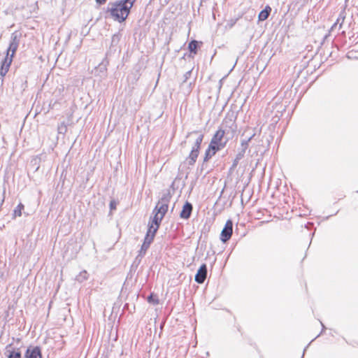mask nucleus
I'll return each instance as SVG.
<instances>
[{
    "instance_id": "nucleus-1",
    "label": "nucleus",
    "mask_w": 358,
    "mask_h": 358,
    "mask_svg": "<svg viewBox=\"0 0 358 358\" xmlns=\"http://www.w3.org/2000/svg\"><path fill=\"white\" fill-rule=\"evenodd\" d=\"M136 1L120 0L115 2H109L106 13L115 21L123 22L127 18Z\"/></svg>"
},
{
    "instance_id": "nucleus-2",
    "label": "nucleus",
    "mask_w": 358,
    "mask_h": 358,
    "mask_svg": "<svg viewBox=\"0 0 358 358\" xmlns=\"http://www.w3.org/2000/svg\"><path fill=\"white\" fill-rule=\"evenodd\" d=\"M192 135H196V138L189 156L186 158V162L189 166H193L196 163L204 137V135L201 131H193L187 134V138Z\"/></svg>"
},
{
    "instance_id": "nucleus-3",
    "label": "nucleus",
    "mask_w": 358,
    "mask_h": 358,
    "mask_svg": "<svg viewBox=\"0 0 358 358\" xmlns=\"http://www.w3.org/2000/svg\"><path fill=\"white\" fill-rule=\"evenodd\" d=\"M228 141V138L225 137L224 130L220 128L213 136L210 144L215 145L217 148H219V150H221L226 146Z\"/></svg>"
},
{
    "instance_id": "nucleus-4",
    "label": "nucleus",
    "mask_w": 358,
    "mask_h": 358,
    "mask_svg": "<svg viewBox=\"0 0 358 358\" xmlns=\"http://www.w3.org/2000/svg\"><path fill=\"white\" fill-rule=\"evenodd\" d=\"M21 36L22 34L18 31H14L12 33L10 36V43L8 49L6 50V52H8V54L12 55L13 56L15 55L19 47Z\"/></svg>"
},
{
    "instance_id": "nucleus-5",
    "label": "nucleus",
    "mask_w": 358,
    "mask_h": 358,
    "mask_svg": "<svg viewBox=\"0 0 358 358\" xmlns=\"http://www.w3.org/2000/svg\"><path fill=\"white\" fill-rule=\"evenodd\" d=\"M233 233V222L231 220H228L224 228L222 229L220 234V240L223 243L227 242L231 237Z\"/></svg>"
},
{
    "instance_id": "nucleus-6",
    "label": "nucleus",
    "mask_w": 358,
    "mask_h": 358,
    "mask_svg": "<svg viewBox=\"0 0 358 358\" xmlns=\"http://www.w3.org/2000/svg\"><path fill=\"white\" fill-rule=\"evenodd\" d=\"M14 56L6 52V56L1 61L0 66V76L3 78L8 72L10 66L12 64Z\"/></svg>"
},
{
    "instance_id": "nucleus-7",
    "label": "nucleus",
    "mask_w": 358,
    "mask_h": 358,
    "mask_svg": "<svg viewBox=\"0 0 358 358\" xmlns=\"http://www.w3.org/2000/svg\"><path fill=\"white\" fill-rule=\"evenodd\" d=\"M169 206H163L157 204L153 210V213L155 215L153 218H155V222H161L166 212L168 211Z\"/></svg>"
},
{
    "instance_id": "nucleus-8",
    "label": "nucleus",
    "mask_w": 358,
    "mask_h": 358,
    "mask_svg": "<svg viewBox=\"0 0 358 358\" xmlns=\"http://www.w3.org/2000/svg\"><path fill=\"white\" fill-rule=\"evenodd\" d=\"M24 358H42L41 348L29 345L24 352Z\"/></svg>"
},
{
    "instance_id": "nucleus-9",
    "label": "nucleus",
    "mask_w": 358,
    "mask_h": 358,
    "mask_svg": "<svg viewBox=\"0 0 358 358\" xmlns=\"http://www.w3.org/2000/svg\"><path fill=\"white\" fill-rule=\"evenodd\" d=\"M5 355L7 358H22L20 349L14 348L12 343L6 345Z\"/></svg>"
},
{
    "instance_id": "nucleus-10",
    "label": "nucleus",
    "mask_w": 358,
    "mask_h": 358,
    "mask_svg": "<svg viewBox=\"0 0 358 358\" xmlns=\"http://www.w3.org/2000/svg\"><path fill=\"white\" fill-rule=\"evenodd\" d=\"M207 277V266L205 264H203L198 269L194 280L199 284H202L204 282L206 278Z\"/></svg>"
},
{
    "instance_id": "nucleus-11",
    "label": "nucleus",
    "mask_w": 358,
    "mask_h": 358,
    "mask_svg": "<svg viewBox=\"0 0 358 358\" xmlns=\"http://www.w3.org/2000/svg\"><path fill=\"white\" fill-rule=\"evenodd\" d=\"M193 206L192 203L188 201H186L182 207V210L180 213V216L183 219H189L191 216L192 212Z\"/></svg>"
},
{
    "instance_id": "nucleus-12",
    "label": "nucleus",
    "mask_w": 358,
    "mask_h": 358,
    "mask_svg": "<svg viewBox=\"0 0 358 358\" xmlns=\"http://www.w3.org/2000/svg\"><path fill=\"white\" fill-rule=\"evenodd\" d=\"M219 148H217L215 145H211L209 144L208 148L205 152V156L203 158V162H207L210 159L213 157L217 152L220 151Z\"/></svg>"
},
{
    "instance_id": "nucleus-13",
    "label": "nucleus",
    "mask_w": 358,
    "mask_h": 358,
    "mask_svg": "<svg viewBox=\"0 0 358 358\" xmlns=\"http://www.w3.org/2000/svg\"><path fill=\"white\" fill-rule=\"evenodd\" d=\"M161 222H155V218L152 219V223H149L148 229L146 234L150 235V236L154 237L159 227Z\"/></svg>"
},
{
    "instance_id": "nucleus-14",
    "label": "nucleus",
    "mask_w": 358,
    "mask_h": 358,
    "mask_svg": "<svg viewBox=\"0 0 358 358\" xmlns=\"http://www.w3.org/2000/svg\"><path fill=\"white\" fill-rule=\"evenodd\" d=\"M171 199V194L169 191H166L163 192L160 199L157 202V204L163 205V206H169V203Z\"/></svg>"
},
{
    "instance_id": "nucleus-15",
    "label": "nucleus",
    "mask_w": 358,
    "mask_h": 358,
    "mask_svg": "<svg viewBox=\"0 0 358 358\" xmlns=\"http://www.w3.org/2000/svg\"><path fill=\"white\" fill-rule=\"evenodd\" d=\"M271 12V8L269 6H266L264 10H262L259 14V16H258V18H259V21H264L266 20L270 13Z\"/></svg>"
},
{
    "instance_id": "nucleus-16",
    "label": "nucleus",
    "mask_w": 358,
    "mask_h": 358,
    "mask_svg": "<svg viewBox=\"0 0 358 358\" xmlns=\"http://www.w3.org/2000/svg\"><path fill=\"white\" fill-rule=\"evenodd\" d=\"M255 136V134H252L250 137L246 139H243L241 141V147L238 149L242 150L244 152H246L249 147V143L252 141V139Z\"/></svg>"
},
{
    "instance_id": "nucleus-17",
    "label": "nucleus",
    "mask_w": 358,
    "mask_h": 358,
    "mask_svg": "<svg viewBox=\"0 0 358 358\" xmlns=\"http://www.w3.org/2000/svg\"><path fill=\"white\" fill-rule=\"evenodd\" d=\"M149 248L150 245L143 243L141 248L138 252V255L136 258V261L138 260L139 262H141V259L145 256Z\"/></svg>"
},
{
    "instance_id": "nucleus-18",
    "label": "nucleus",
    "mask_w": 358,
    "mask_h": 358,
    "mask_svg": "<svg viewBox=\"0 0 358 358\" xmlns=\"http://www.w3.org/2000/svg\"><path fill=\"white\" fill-rule=\"evenodd\" d=\"M199 43L195 40H192V41L189 42L188 45V49L190 53H193L194 55H196L197 53Z\"/></svg>"
},
{
    "instance_id": "nucleus-19",
    "label": "nucleus",
    "mask_w": 358,
    "mask_h": 358,
    "mask_svg": "<svg viewBox=\"0 0 358 358\" xmlns=\"http://www.w3.org/2000/svg\"><path fill=\"white\" fill-rule=\"evenodd\" d=\"M345 18V11H342L340 13L338 17L337 18L336 22L333 24L331 29L335 28L338 24H339V28H341L342 27V24L344 22Z\"/></svg>"
},
{
    "instance_id": "nucleus-20",
    "label": "nucleus",
    "mask_w": 358,
    "mask_h": 358,
    "mask_svg": "<svg viewBox=\"0 0 358 358\" xmlns=\"http://www.w3.org/2000/svg\"><path fill=\"white\" fill-rule=\"evenodd\" d=\"M24 205L22 203H20L13 211V217L15 218L16 217H20L22 215V210L24 209Z\"/></svg>"
},
{
    "instance_id": "nucleus-21",
    "label": "nucleus",
    "mask_w": 358,
    "mask_h": 358,
    "mask_svg": "<svg viewBox=\"0 0 358 358\" xmlns=\"http://www.w3.org/2000/svg\"><path fill=\"white\" fill-rule=\"evenodd\" d=\"M88 276L89 275L87 272L86 271H83L76 276V280L80 282H82L84 280H87Z\"/></svg>"
},
{
    "instance_id": "nucleus-22",
    "label": "nucleus",
    "mask_w": 358,
    "mask_h": 358,
    "mask_svg": "<svg viewBox=\"0 0 358 358\" xmlns=\"http://www.w3.org/2000/svg\"><path fill=\"white\" fill-rule=\"evenodd\" d=\"M57 131L59 134H65L67 131V124L62 122L57 127Z\"/></svg>"
},
{
    "instance_id": "nucleus-23",
    "label": "nucleus",
    "mask_w": 358,
    "mask_h": 358,
    "mask_svg": "<svg viewBox=\"0 0 358 358\" xmlns=\"http://www.w3.org/2000/svg\"><path fill=\"white\" fill-rule=\"evenodd\" d=\"M148 301L150 302V303H152L153 304H158L159 303V299L153 296L152 294H151L148 297Z\"/></svg>"
},
{
    "instance_id": "nucleus-24",
    "label": "nucleus",
    "mask_w": 358,
    "mask_h": 358,
    "mask_svg": "<svg viewBox=\"0 0 358 358\" xmlns=\"http://www.w3.org/2000/svg\"><path fill=\"white\" fill-rule=\"evenodd\" d=\"M154 240V237L150 236L149 234H146L144 238L143 243L150 245Z\"/></svg>"
},
{
    "instance_id": "nucleus-25",
    "label": "nucleus",
    "mask_w": 358,
    "mask_h": 358,
    "mask_svg": "<svg viewBox=\"0 0 358 358\" xmlns=\"http://www.w3.org/2000/svg\"><path fill=\"white\" fill-rule=\"evenodd\" d=\"M192 69L191 70H189L188 71H187L184 76H183V80H182V83H185L187 81V80L190 78L191 75H192Z\"/></svg>"
},
{
    "instance_id": "nucleus-26",
    "label": "nucleus",
    "mask_w": 358,
    "mask_h": 358,
    "mask_svg": "<svg viewBox=\"0 0 358 358\" xmlns=\"http://www.w3.org/2000/svg\"><path fill=\"white\" fill-rule=\"evenodd\" d=\"M245 152L243 151L241 149L238 150V153L236 155V157H237V159H241L244 157Z\"/></svg>"
},
{
    "instance_id": "nucleus-27",
    "label": "nucleus",
    "mask_w": 358,
    "mask_h": 358,
    "mask_svg": "<svg viewBox=\"0 0 358 358\" xmlns=\"http://www.w3.org/2000/svg\"><path fill=\"white\" fill-rule=\"evenodd\" d=\"M117 206V202L115 200H111L110 202V210H115Z\"/></svg>"
},
{
    "instance_id": "nucleus-28",
    "label": "nucleus",
    "mask_w": 358,
    "mask_h": 358,
    "mask_svg": "<svg viewBox=\"0 0 358 358\" xmlns=\"http://www.w3.org/2000/svg\"><path fill=\"white\" fill-rule=\"evenodd\" d=\"M240 160L241 159H237V157H235V159H234L231 169H235L238 166Z\"/></svg>"
},
{
    "instance_id": "nucleus-29",
    "label": "nucleus",
    "mask_w": 358,
    "mask_h": 358,
    "mask_svg": "<svg viewBox=\"0 0 358 358\" xmlns=\"http://www.w3.org/2000/svg\"><path fill=\"white\" fill-rule=\"evenodd\" d=\"M107 0H96V2L99 5H102L106 3Z\"/></svg>"
},
{
    "instance_id": "nucleus-30",
    "label": "nucleus",
    "mask_w": 358,
    "mask_h": 358,
    "mask_svg": "<svg viewBox=\"0 0 358 358\" xmlns=\"http://www.w3.org/2000/svg\"><path fill=\"white\" fill-rule=\"evenodd\" d=\"M321 324H322V326L323 329H324L325 328V327H324V325L322 323H321Z\"/></svg>"
},
{
    "instance_id": "nucleus-31",
    "label": "nucleus",
    "mask_w": 358,
    "mask_h": 358,
    "mask_svg": "<svg viewBox=\"0 0 358 358\" xmlns=\"http://www.w3.org/2000/svg\"><path fill=\"white\" fill-rule=\"evenodd\" d=\"M303 355L302 356V357H301V358H303Z\"/></svg>"
}]
</instances>
